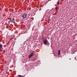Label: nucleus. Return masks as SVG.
<instances>
[{"mask_svg":"<svg viewBox=\"0 0 77 77\" xmlns=\"http://www.w3.org/2000/svg\"><path fill=\"white\" fill-rule=\"evenodd\" d=\"M43 43L45 45H49V44L48 43V40H45L44 42Z\"/></svg>","mask_w":77,"mask_h":77,"instance_id":"nucleus-1","label":"nucleus"},{"mask_svg":"<svg viewBox=\"0 0 77 77\" xmlns=\"http://www.w3.org/2000/svg\"><path fill=\"white\" fill-rule=\"evenodd\" d=\"M35 54V52L33 51L31 53V54L29 56V58H31V57L33 56V54Z\"/></svg>","mask_w":77,"mask_h":77,"instance_id":"nucleus-2","label":"nucleus"},{"mask_svg":"<svg viewBox=\"0 0 77 77\" xmlns=\"http://www.w3.org/2000/svg\"><path fill=\"white\" fill-rule=\"evenodd\" d=\"M26 17H27V14H24L22 15L21 17L22 18H26Z\"/></svg>","mask_w":77,"mask_h":77,"instance_id":"nucleus-3","label":"nucleus"},{"mask_svg":"<svg viewBox=\"0 0 77 77\" xmlns=\"http://www.w3.org/2000/svg\"><path fill=\"white\" fill-rule=\"evenodd\" d=\"M3 48V45L0 44V50L2 51Z\"/></svg>","mask_w":77,"mask_h":77,"instance_id":"nucleus-4","label":"nucleus"},{"mask_svg":"<svg viewBox=\"0 0 77 77\" xmlns=\"http://www.w3.org/2000/svg\"><path fill=\"white\" fill-rule=\"evenodd\" d=\"M10 22L11 23H15V20H10Z\"/></svg>","mask_w":77,"mask_h":77,"instance_id":"nucleus-5","label":"nucleus"},{"mask_svg":"<svg viewBox=\"0 0 77 77\" xmlns=\"http://www.w3.org/2000/svg\"><path fill=\"white\" fill-rule=\"evenodd\" d=\"M60 50H59L58 51V56H59V55H60Z\"/></svg>","mask_w":77,"mask_h":77,"instance_id":"nucleus-6","label":"nucleus"},{"mask_svg":"<svg viewBox=\"0 0 77 77\" xmlns=\"http://www.w3.org/2000/svg\"><path fill=\"white\" fill-rule=\"evenodd\" d=\"M30 15V13L29 12V13H28V17H29Z\"/></svg>","mask_w":77,"mask_h":77,"instance_id":"nucleus-7","label":"nucleus"},{"mask_svg":"<svg viewBox=\"0 0 77 77\" xmlns=\"http://www.w3.org/2000/svg\"><path fill=\"white\" fill-rule=\"evenodd\" d=\"M57 5H59V1H58V2H57Z\"/></svg>","mask_w":77,"mask_h":77,"instance_id":"nucleus-8","label":"nucleus"},{"mask_svg":"<svg viewBox=\"0 0 77 77\" xmlns=\"http://www.w3.org/2000/svg\"><path fill=\"white\" fill-rule=\"evenodd\" d=\"M55 9L56 10V11H57L58 10V8H56Z\"/></svg>","mask_w":77,"mask_h":77,"instance_id":"nucleus-9","label":"nucleus"},{"mask_svg":"<svg viewBox=\"0 0 77 77\" xmlns=\"http://www.w3.org/2000/svg\"><path fill=\"white\" fill-rule=\"evenodd\" d=\"M48 11H49V10L48 9V10H47V12H45V14H47V12H48Z\"/></svg>","mask_w":77,"mask_h":77,"instance_id":"nucleus-10","label":"nucleus"},{"mask_svg":"<svg viewBox=\"0 0 77 77\" xmlns=\"http://www.w3.org/2000/svg\"><path fill=\"white\" fill-rule=\"evenodd\" d=\"M19 77H23V76H22V75H18Z\"/></svg>","mask_w":77,"mask_h":77,"instance_id":"nucleus-11","label":"nucleus"},{"mask_svg":"<svg viewBox=\"0 0 77 77\" xmlns=\"http://www.w3.org/2000/svg\"><path fill=\"white\" fill-rule=\"evenodd\" d=\"M50 17H49L48 19H50Z\"/></svg>","mask_w":77,"mask_h":77,"instance_id":"nucleus-12","label":"nucleus"},{"mask_svg":"<svg viewBox=\"0 0 77 77\" xmlns=\"http://www.w3.org/2000/svg\"><path fill=\"white\" fill-rule=\"evenodd\" d=\"M13 37H15V35H14L13 36Z\"/></svg>","mask_w":77,"mask_h":77,"instance_id":"nucleus-13","label":"nucleus"},{"mask_svg":"<svg viewBox=\"0 0 77 77\" xmlns=\"http://www.w3.org/2000/svg\"><path fill=\"white\" fill-rule=\"evenodd\" d=\"M50 1H51V0H49Z\"/></svg>","mask_w":77,"mask_h":77,"instance_id":"nucleus-14","label":"nucleus"}]
</instances>
